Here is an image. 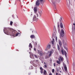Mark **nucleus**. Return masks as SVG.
Returning <instances> with one entry per match:
<instances>
[{
    "label": "nucleus",
    "instance_id": "nucleus-54",
    "mask_svg": "<svg viewBox=\"0 0 75 75\" xmlns=\"http://www.w3.org/2000/svg\"><path fill=\"white\" fill-rule=\"evenodd\" d=\"M31 74V73H29V75H30Z\"/></svg>",
    "mask_w": 75,
    "mask_h": 75
},
{
    "label": "nucleus",
    "instance_id": "nucleus-46",
    "mask_svg": "<svg viewBox=\"0 0 75 75\" xmlns=\"http://www.w3.org/2000/svg\"><path fill=\"white\" fill-rule=\"evenodd\" d=\"M73 25H74V28H75V23H73Z\"/></svg>",
    "mask_w": 75,
    "mask_h": 75
},
{
    "label": "nucleus",
    "instance_id": "nucleus-3",
    "mask_svg": "<svg viewBox=\"0 0 75 75\" xmlns=\"http://www.w3.org/2000/svg\"><path fill=\"white\" fill-rule=\"evenodd\" d=\"M62 43L63 44V46L64 47V48L67 51H68V49L67 48V47L66 46H67V43L64 41V40H63L62 41Z\"/></svg>",
    "mask_w": 75,
    "mask_h": 75
},
{
    "label": "nucleus",
    "instance_id": "nucleus-61",
    "mask_svg": "<svg viewBox=\"0 0 75 75\" xmlns=\"http://www.w3.org/2000/svg\"><path fill=\"white\" fill-rule=\"evenodd\" d=\"M73 65H74V63H73Z\"/></svg>",
    "mask_w": 75,
    "mask_h": 75
},
{
    "label": "nucleus",
    "instance_id": "nucleus-29",
    "mask_svg": "<svg viewBox=\"0 0 75 75\" xmlns=\"http://www.w3.org/2000/svg\"><path fill=\"white\" fill-rule=\"evenodd\" d=\"M35 62H36L37 64H39V61H38V60H36V61H35Z\"/></svg>",
    "mask_w": 75,
    "mask_h": 75
},
{
    "label": "nucleus",
    "instance_id": "nucleus-2",
    "mask_svg": "<svg viewBox=\"0 0 75 75\" xmlns=\"http://www.w3.org/2000/svg\"><path fill=\"white\" fill-rule=\"evenodd\" d=\"M36 16H37V17L36 16V15H34L33 18V20H30V21L32 23L34 21H38V14H37Z\"/></svg>",
    "mask_w": 75,
    "mask_h": 75
},
{
    "label": "nucleus",
    "instance_id": "nucleus-16",
    "mask_svg": "<svg viewBox=\"0 0 75 75\" xmlns=\"http://www.w3.org/2000/svg\"><path fill=\"white\" fill-rule=\"evenodd\" d=\"M59 43L60 47H61V46H62V43H61V40H59Z\"/></svg>",
    "mask_w": 75,
    "mask_h": 75
},
{
    "label": "nucleus",
    "instance_id": "nucleus-21",
    "mask_svg": "<svg viewBox=\"0 0 75 75\" xmlns=\"http://www.w3.org/2000/svg\"><path fill=\"white\" fill-rule=\"evenodd\" d=\"M62 18H63V17H60V19H59V21L60 23H62Z\"/></svg>",
    "mask_w": 75,
    "mask_h": 75
},
{
    "label": "nucleus",
    "instance_id": "nucleus-47",
    "mask_svg": "<svg viewBox=\"0 0 75 75\" xmlns=\"http://www.w3.org/2000/svg\"><path fill=\"white\" fill-rule=\"evenodd\" d=\"M35 45H37V42H35Z\"/></svg>",
    "mask_w": 75,
    "mask_h": 75
},
{
    "label": "nucleus",
    "instance_id": "nucleus-38",
    "mask_svg": "<svg viewBox=\"0 0 75 75\" xmlns=\"http://www.w3.org/2000/svg\"><path fill=\"white\" fill-rule=\"evenodd\" d=\"M54 71H55V70L54 69H52V72L53 73H54Z\"/></svg>",
    "mask_w": 75,
    "mask_h": 75
},
{
    "label": "nucleus",
    "instance_id": "nucleus-50",
    "mask_svg": "<svg viewBox=\"0 0 75 75\" xmlns=\"http://www.w3.org/2000/svg\"><path fill=\"white\" fill-rule=\"evenodd\" d=\"M34 51H36V49H35V48H34Z\"/></svg>",
    "mask_w": 75,
    "mask_h": 75
},
{
    "label": "nucleus",
    "instance_id": "nucleus-37",
    "mask_svg": "<svg viewBox=\"0 0 75 75\" xmlns=\"http://www.w3.org/2000/svg\"><path fill=\"white\" fill-rule=\"evenodd\" d=\"M48 49V48H47V47H46V49H45V51H47Z\"/></svg>",
    "mask_w": 75,
    "mask_h": 75
},
{
    "label": "nucleus",
    "instance_id": "nucleus-59",
    "mask_svg": "<svg viewBox=\"0 0 75 75\" xmlns=\"http://www.w3.org/2000/svg\"><path fill=\"white\" fill-rule=\"evenodd\" d=\"M33 31H33H33H32V33H33Z\"/></svg>",
    "mask_w": 75,
    "mask_h": 75
},
{
    "label": "nucleus",
    "instance_id": "nucleus-42",
    "mask_svg": "<svg viewBox=\"0 0 75 75\" xmlns=\"http://www.w3.org/2000/svg\"><path fill=\"white\" fill-rule=\"evenodd\" d=\"M52 41H53L54 42L55 41V40H54V38H52Z\"/></svg>",
    "mask_w": 75,
    "mask_h": 75
},
{
    "label": "nucleus",
    "instance_id": "nucleus-8",
    "mask_svg": "<svg viewBox=\"0 0 75 75\" xmlns=\"http://www.w3.org/2000/svg\"><path fill=\"white\" fill-rule=\"evenodd\" d=\"M54 52V50H52L50 52V54H49V57H50V56H51V55L52 54H53V53Z\"/></svg>",
    "mask_w": 75,
    "mask_h": 75
},
{
    "label": "nucleus",
    "instance_id": "nucleus-12",
    "mask_svg": "<svg viewBox=\"0 0 75 75\" xmlns=\"http://www.w3.org/2000/svg\"><path fill=\"white\" fill-rule=\"evenodd\" d=\"M30 38H31V39H33H33H34L35 38V35H30Z\"/></svg>",
    "mask_w": 75,
    "mask_h": 75
},
{
    "label": "nucleus",
    "instance_id": "nucleus-32",
    "mask_svg": "<svg viewBox=\"0 0 75 75\" xmlns=\"http://www.w3.org/2000/svg\"><path fill=\"white\" fill-rule=\"evenodd\" d=\"M13 22L12 21H11L10 23V25H12L13 24Z\"/></svg>",
    "mask_w": 75,
    "mask_h": 75
},
{
    "label": "nucleus",
    "instance_id": "nucleus-22",
    "mask_svg": "<svg viewBox=\"0 0 75 75\" xmlns=\"http://www.w3.org/2000/svg\"><path fill=\"white\" fill-rule=\"evenodd\" d=\"M29 47H30V48H33V46H32V44H31V43H30L29 44Z\"/></svg>",
    "mask_w": 75,
    "mask_h": 75
},
{
    "label": "nucleus",
    "instance_id": "nucleus-19",
    "mask_svg": "<svg viewBox=\"0 0 75 75\" xmlns=\"http://www.w3.org/2000/svg\"><path fill=\"white\" fill-rule=\"evenodd\" d=\"M60 69L61 68L60 67H59L58 68L57 67V72H59V71L60 70Z\"/></svg>",
    "mask_w": 75,
    "mask_h": 75
},
{
    "label": "nucleus",
    "instance_id": "nucleus-9",
    "mask_svg": "<svg viewBox=\"0 0 75 75\" xmlns=\"http://www.w3.org/2000/svg\"><path fill=\"white\" fill-rule=\"evenodd\" d=\"M55 37H56V41H57V36H55V35L54 33H53L52 38H55Z\"/></svg>",
    "mask_w": 75,
    "mask_h": 75
},
{
    "label": "nucleus",
    "instance_id": "nucleus-45",
    "mask_svg": "<svg viewBox=\"0 0 75 75\" xmlns=\"http://www.w3.org/2000/svg\"><path fill=\"white\" fill-rule=\"evenodd\" d=\"M31 47H30L29 48V50L30 51H31Z\"/></svg>",
    "mask_w": 75,
    "mask_h": 75
},
{
    "label": "nucleus",
    "instance_id": "nucleus-1",
    "mask_svg": "<svg viewBox=\"0 0 75 75\" xmlns=\"http://www.w3.org/2000/svg\"><path fill=\"white\" fill-rule=\"evenodd\" d=\"M8 30H10V31H11V29L10 28H5L4 29V32L6 34L8 35V34H10V32Z\"/></svg>",
    "mask_w": 75,
    "mask_h": 75
},
{
    "label": "nucleus",
    "instance_id": "nucleus-17",
    "mask_svg": "<svg viewBox=\"0 0 75 75\" xmlns=\"http://www.w3.org/2000/svg\"><path fill=\"white\" fill-rule=\"evenodd\" d=\"M58 60H57V63L58 64H61V61H60V59L59 58H58Z\"/></svg>",
    "mask_w": 75,
    "mask_h": 75
},
{
    "label": "nucleus",
    "instance_id": "nucleus-23",
    "mask_svg": "<svg viewBox=\"0 0 75 75\" xmlns=\"http://www.w3.org/2000/svg\"><path fill=\"white\" fill-rule=\"evenodd\" d=\"M64 69L65 71L67 72V66H66V65L64 67Z\"/></svg>",
    "mask_w": 75,
    "mask_h": 75
},
{
    "label": "nucleus",
    "instance_id": "nucleus-56",
    "mask_svg": "<svg viewBox=\"0 0 75 75\" xmlns=\"http://www.w3.org/2000/svg\"><path fill=\"white\" fill-rule=\"evenodd\" d=\"M74 31H75V28H74Z\"/></svg>",
    "mask_w": 75,
    "mask_h": 75
},
{
    "label": "nucleus",
    "instance_id": "nucleus-55",
    "mask_svg": "<svg viewBox=\"0 0 75 75\" xmlns=\"http://www.w3.org/2000/svg\"><path fill=\"white\" fill-rule=\"evenodd\" d=\"M59 72H60V73H61L62 72L61 71H59Z\"/></svg>",
    "mask_w": 75,
    "mask_h": 75
},
{
    "label": "nucleus",
    "instance_id": "nucleus-18",
    "mask_svg": "<svg viewBox=\"0 0 75 75\" xmlns=\"http://www.w3.org/2000/svg\"><path fill=\"white\" fill-rule=\"evenodd\" d=\"M60 27L61 28H63V24H62V22H60Z\"/></svg>",
    "mask_w": 75,
    "mask_h": 75
},
{
    "label": "nucleus",
    "instance_id": "nucleus-5",
    "mask_svg": "<svg viewBox=\"0 0 75 75\" xmlns=\"http://www.w3.org/2000/svg\"><path fill=\"white\" fill-rule=\"evenodd\" d=\"M64 31L63 29H62L61 31L60 32V34L61 36H62V37H64Z\"/></svg>",
    "mask_w": 75,
    "mask_h": 75
},
{
    "label": "nucleus",
    "instance_id": "nucleus-26",
    "mask_svg": "<svg viewBox=\"0 0 75 75\" xmlns=\"http://www.w3.org/2000/svg\"><path fill=\"white\" fill-rule=\"evenodd\" d=\"M44 64H45L44 67L45 68H47V64H46V63L44 62Z\"/></svg>",
    "mask_w": 75,
    "mask_h": 75
},
{
    "label": "nucleus",
    "instance_id": "nucleus-31",
    "mask_svg": "<svg viewBox=\"0 0 75 75\" xmlns=\"http://www.w3.org/2000/svg\"><path fill=\"white\" fill-rule=\"evenodd\" d=\"M57 47H58V50L59 51H60V50H59V46L58 45H57Z\"/></svg>",
    "mask_w": 75,
    "mask_h": 75
},
{
    "label": "nucleus",
    "instance_id": "nucleus-33",
    "mask_svg": "<svg viewBox=\"0 0 75 75\" xmlns=\"http://www.w3.org/2000/svg\"><path fill=\"white\" fill-rule=\"evenodd\" d=\"M34 56L36 58H37L38 59V57H37V55H35V54H34Z\"/></svg>",
    "mask_w": 75,
    "mask_h": 75
},
{
    "label": "nucleus",
    "instance_id": "nucleus-57",
    "mask_svg": "<svg viewBox=\"0 0 75 75\" xmlns=\"http://www.w3.org/2000/svg\"><path fill=\"white\" fill-rule=\"evenodd\" d=\"M12 16L13 17H14V15H12Z\"/></svg>",
    "mask_w": 75,
    "mask_h": 75
},
{
    "label": "nucleus",
    "instance_id": "nucleus-28",
    "mask_svg": "<svg viewBox=\"0 0 75 75\" xmlns=\"http://www.w3.org/2000/svg\"><path fill=\"white\" fill-rule=\"evenodd\" d=\"M38 53L40 54V56H42V53L41 52H38Z\"/></svg>",
    "mask_w": 75,
    "mask_h": 75
},
{
    "label": "nucleus",
    "instance_id": "nucleus-30",
    "mask_svg": "<svg viewBox=\"0 0 75 75\" xmlns=\"http://www.w3.org/2000/svg\"><path fill=\"white\" fill-rule=\"evenodd\" d=\"M39 14H42V11H40L39 12Z\"/></svg>",
    "mask_w": 75,
    "mask_h": 75
},
{
    "label": "nucleus",
    "instance_id": "nucleus-39",
    "mask_svg": "<svg viewBox=\"0 0 75 75\" xmlns=\"http://www.w3.org/2000/svg\"><path fill=\"white\" fill-rule=\"evenodd\" d=\"M40 69L41 71L43 70V69L41 67L40 68Z\"/></svg>",
    "mask_w": 75,
    "mask_h": 75
},
{
    "label": "nucleus",
    "instance_id": "nucleus-51",
    "mask_svg": "<svg viewBox=\"0 0 75 75\" xmlns=\"http://www.w3.org/2000/svg\"><path fill=\"white\" fill-rule=\"evenodd\" d=\"M49 75H52V74L51 73H50V74H49Z\"/></svg>",
    "mask_w": 75,
    "mask_h": 75
},
{
    "label": "nucleus",
    "instance_id": "nucleus-4",
    "mask_svg": "<svg viewBox=\"0 0 75 75\" xmlns=\"http://www.w3.org/2000/svg\"><path fill=\"white\" fill-rule=\"evenodd\" d=\"M67 6L68 8L70 10L71 9V6H70V2H69V0H68L67 1Z\"/></svg>",
    "mask_w": 75,
    "mask_h": 75
},
{
    "label": "nucleus",
    "instance_id": "nucleus-14",
    "mask_svg": "<svg viewBox=\"0 0 75 75\" xmlns=\"http://www.w3.org/2000/svg\"><path fill=\"white\" fill-rule=\"evenodd\" d=\"M34 11L35 12V13H37V7H35L34 8Z\"/></svg>",
    "mask_w": 75,
    "mask_h": 75
},
{
    "label": "nucleus",
    "instance_id": "nucleus-24",
    "mask_svg": "<svg viewBox=\"0 0 75 75\" xmlns=\"http://www.w3.org/2000/svg\"><path fill=\"white\" fill-rule=\"evenodd\" d=\"M54 0H52V3H53V4L54 5V6H55V2H54Z\"/></svg>",
    "mask_w": 75,
    "mask_h": 75
},
{
    "label": "nucleus",
    "instance_id": "nucleus-43",
    "mask_svg": "<svg viewBox=\"0 0 75 75\" xmlns=\"http://www.w3.org/2000/svg\"><path fill=\"white\" fill-rule=\"evenodd\" d=\"M41 14H39V16L40 17H41Z\"/></svg>",
    "mask_w": 75,
    "mask_h": 75
},
{
    "label": "nucleus",
    "instance_id": "nucleus-34",
    "mask_svg": "<svg viewBox=\"0 0 75 75\" xmlns=\"http://www.w3.org/2000/svg\"><path fill=\"white\" fill-rule=\"evenodd\" d=\"M18 34H19V33L18 32L17 33H16V37H17V36H18Z\"/></svg>",
    "mask_w": 75,
    "mask_h": 75
},
{
    "label": "nucleus",
    "instance_id": "nucleus-25",
    "mask_svg": "<svg viewBox=\"0 0 75 75\" xmlns=\"http://www.w3.org/2000/svg\"><path fill=\"white\" fill-rule=\"evenodd\" d=\"M52 45L54 47L55 46V44H54V42L52 41Z\"/></svg>",
    "mask_w": 75,
    "mask_h": 75
},
{
    "label": "nucleus",
    "instance_id": "nucleus-27",
    "mask_svg": "<svg viewBox=\"0 0 75 75\" xmlns=\"http://www.w3.org/2000/svg\"><path fill=\"white\" fill-rule=\"evenodd\" d=\"M43 74H44V75H47V71H46L45 70L44 71Z\"/></svg>",
    "mask_w": 75,
    "mask_h": 75
},
{
    "label": "nucleus",
    "instance_id": "nucleus-58",
    "mask_svg": "<svg viewBox=\"0 0 75 75\" xmlns=\"http://www.w3.org/2000/svg\"><path fill=\"white\" fill-rule=\"evenodd\" d=\"M58 31H60V30L59 29V30H58Z\"/></svg>",
    "mask_w": 75,
    "mask_h": 75
},
{
    "label": "nucleus",
    "instance_id": "nucleus-53",
    "mask_svg": "<svg viewBox=\"0 0 75 75\" xmlns=\"http://www.w3.org/2000/svg\"><path fill=\"white\" fill-rule=\"evenodd\" d=\"M57 25H59V22L57 23Z\"/></svg>",
    "mask_w": 75,
    "mask_h": 75
},
{
    "label": "nucleus",
    "instance_id": "nucleus-20",
    "mask_svg": "<svg viewBox=\"0 0 75 75\" xmlns=\"http://www.w3.org/2000/svg\"><path fill=\"white\" fill-rule=\"evenodd\" d=\"M40 2L42 5L44 4V3L43 2V0H40Z\"/></svg>",
    "mask_w": 75,
    "mask_h": 75
},
{
    "label": "nucleus",
    "instance_id": "nucleus-36",
    "mask_svg": "<svg viewBox=\"0 0 75 75\" xmlns=\"http://www.w3.org/2000/svg\"><path fill=\"white\" fill-rule=\"evenodd\" d=\"M61 52L63 55H64V51L63 50H61Z\"/></svg>",
    "mask_w": 75,
    "mask_h": 75
},
{
    "label": "nucleus",
    "instance_id": "nucleus-7",
    "mask_svg": "<svg viewBox=\"0 0 75 75\" xmlns=\"http://www.w3.org/2000/svg\"><path fill=\"white\" fill-rule=\"evenodd\" d=\"M29 53L30 54V58H34V54L31 52H29Z\"/></svg>",
    "mask_w": 75,
    "mask_h": 75
},
{
    "label": "nucleus",
    "instance_id": "nucleus-11",
    "mask_svg": "<svg viewBox=\"0 0 75 75\" xmlns=\"http://www.w3.org/2000/svg\"><path fill=\"white\" fill-rule=\"evenodd\" d=\"M59 59H60V61L62 62L64 61V58L61 56H60L59 57Z\"/></svg>",
    "mask_w": 75,
    "mask_h": 75
},
{
    "label": "nucleus",
    "instance_id": "nucleus-62",
    "mask_svg": "<svg viewBox=\"0 0 75 75\" xmlns=\"http://www.w3.org/2000/svg\"><path fill=\"white\" fill-rule=\"evenodd\" d=\"M30 30H31V29H30Z\"/></svg>",
    "mask_w": 75,
    "mask_h": 75
},
{
    "label": "nucleus",
    "instance_id": "nucleus-60",
    "mask_svg": "<svg viewBox=\"0 0 75 75\" xmlns=\"http://www.w3.org/2000/svg\"><path fill=\"white\" fill-rule=\"evenodd\" d=\"M59 75H61V74H59Z\"/></svg>",
    "mask_w": 75,
    "mask_h": 75
},
{
    "label": "nucleus",
    "instance_id": "nucleus-35",
    "mask_svg": "<svg viewBox=\"0 0 75 75\" xmlns=\"http://www.w3.org/2000/svg\"><path fill=\"white\" fill-rule=\"evenodd\" d=\"M64 53H65V57H66V55L67 54V52H66V51H64Z\"/></svg>",
    "mask_w": 75,
    "mask_h": 75
},
{
    "label": "nucleus",
    "instance_id": "nucleus-64",
    "mask_svg": "<svg viewBox=\"0 0 75 75\" xmlns=\"http://www.w3.org/2000/svg\"><path fill=\"white\" fill-rule=\"evenodd\" d=\"M34 66V67H35V66Z\"/></svg>",
    "mask_w": 75,
    "mask_h": 75
},
{
    "label": "nucleus",
    "instance_id": "nucleus-6",
    "mask_svg": "<svg viewBox=\"0 0 75 75\" xmlns=\"http://www.w3.org/2000/svg\"><path fill=\"white\" fill-rule=\"evenodd\" d=\"M16 33H17L16 30H13L11 33L12 35V36H14L15 35H16Z\"/></svg>",
    "mask_w": 75,
    "mask_h": 75
},
{
    "label": "nucleus",
    "instance_id": "nucleus-10",
    "mask_svg": "<svg viewBox=\"0 0 75 75\" xmlns=\"http://www.w3.org/2000/svg\"><path fill=\"white\" fill-rule=\"evenodd\" d=\"M40 5V2L38 0L36 2V6H38Z\"/></svg>",
    "mask_w": 75,
    "mask_h": 75
},
{
    "label": "nucleus",
    "instance_id": "nucleus-52",
    "mask_svg": "<svg viewBox=\"0 0 75 75\" xmlns=\"http://www.w3.org/2000/svg\"><path fill=\"white\" fill-rule=\"evenodd\" d=\"M33 42L34 44H35V43H34V42L33 41H32Z\"/></svg>",
    "mask_w": 75,
    "mask_h": 75
},
{
    "label": "nucleus",
    "instance_id": "nucleus-15",
    "mask_svg": "<svg viewBox=\"0 0 75 75\" xmlns=\"http://www.w3.org/2000/svg\"><path fill=\"white\" fill-rule=\"evenodd\" d=\"M47 47L49 49H50L51 48V45L50 44H48L47 45Z\"/></svg>",
    "mask_w": 75,
    "mask_h": 75
},
{
    "label": "nucleus",
    "instance_id": "nucleus-41",
    "mask_svg": "<svg viewBox=\"0 0 75 75\" xmlns=\"http://www.w3.org/2000/svg\"><path fill=\"white\" fill-rule=\"evenodd\" d=\"M72 31H73V30H74V27L73 26H72Z\"/></svg>",
    "mask_w": 75,
    "mask_h": 75
},
{
    "label": "nucleus",
    "instance_id": "nucleus-44",
    "mask_svg": "<svg viewBox=\"0 0 75 75\" xmlns=\"http://www.w3.org/2000/svg\"><path fill=\"white\" fill-rule=\"evenodd\" d=\"M59 74L58 73H56V75H59Z\"/></svg>",
    "mask_w": 75,
    "mask_h": 75
},
{
    "label": "nucleus",
    "instance_id": "nucleus-63",
    "mask_svg": "<svg viewBox=\"0 0 75 75\" xmlns=\"http://www.w3.org/2000/svg\"><path fill=\"white\" fill-rule=\"evenodd\" d=\"M17 18H18V16H17Z\"/></svg>",
    "mask_w": 75,
    "mask_h": 75
},
{
    "label": "nucleus",
    "instance_id": "nucleus-48",
    "mask_svg": "<svg viewBox=\"0 0 75 75\" xmlns=\"http://www.w3.org/2000/svg\"><path fill=\"white\" fill-rule=\"evenodd\" d=\"M54 67H55V64L54 63Z\"/></svg>",
    "mask_w": 75,
    "mask_h": 75
},
{
    "label": "nucleus",
    "instance_id": "nucleus-40",
    "mask_svg": "<svg viewBox=\"0 0 75 75\" xmlns=\"http://www.w3.org/2000/svg\"><path fill=\"white\" fill-rule=\"evenodd\" d=\"M43 70H41L40 71V73H41V74H43Z\"/></svg>",
    "mask_w": 75,
    "mask_h": 75
},
{
    "label": "nucleus",
    "instance_id": "nucleus-13",
    "mask_svg": "<svg viewBox=\"0 0 75 75\" xmlns=\"http://www.w3.org/2000/svg\"><path fill=\"white\" fill-rule=\"evenodd\" d=\"M13 4L15 6H16L15 7V8L16 9V10H17V2L16 1L14 2L13 3Z\"/></svg>",
    "mask_w": 75,
    "mask_h": 75
},
{
    "label": "nucleus",
    "instance_id": "nucleus-49",
    "mask_svg": "<svg viewBox=\"0 0 75 75\" xmlns=\"http://www.w3.org/2000/svg\"><path fill=\"white\" fill-rule=\"evenodd\" d=\"M57 27H59V25H57Z\"/></svg>",
    "mask_w": 75,
    "mask_h": 75
}]
</instances>
